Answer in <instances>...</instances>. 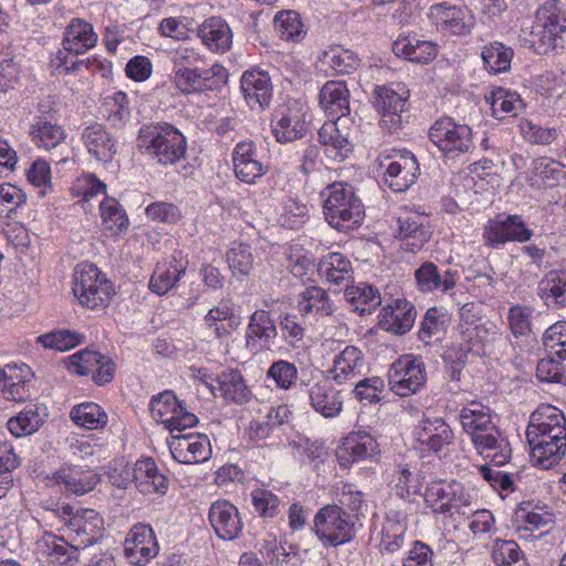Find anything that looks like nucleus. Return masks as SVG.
<instances>
[{"label":"nucleus","mask_w":566,"mask_h":566,"mask_svg":"<svg viewBox=\"0 0 566 566\" xmlns=\"http://www.w3.org/2000/svg\"><path fill=\"white\" fill-rule=\"evenodd\" d=\"M459 420L479 454L489 458L496 467L510 461V442L500 433L488 406L472 400L461 408Z\"/></svg>","instance_id":"obj_1"},{"label":"nucleus","mask_w":566,"mask_h":566,"mask_svg":"<svg viewBox=\"0 0 566 566\" xmlns=\"http://www.w3.org/2000/svg\"><path fill=\"white\" fill-rule=\"evenodd\" d=\"M321 198L325 220L331 227L347 232L363 222L364 206L352 186L334 182L322 190Z\"/></svg>","instance_id":"obj_2"},{"label":"nucleus","mask_w":566,"mask_h":566,"mask_svg":"<svg viewBox=\"0 0 566 566\" xmlns=\"http://www.w3.org/2000/svg\"><path fill=\"white\" fill-rule=\"evenodd\" d=\"M137 143L144 154L165 166L178 163L187 150L186 137L170 124L143 126Z\"/></svg>","instance_id":"obj_3"},{"label":"nucleus","mask_w":566,"mask_h":566,"mask_svg":"<svg viewBox=\"0 0 566 566\" xmlns=\"http://www.w3.org/2000/svg\"><path fill=\"white\" fill-rule=\"evenodd\" d=\"M73 279V294L83 307L99 312L111 304L114 285L95 264H78Z\"/></svg>","instance_id":"obj_4"},{"label":"nucleus","mask_w":566,"mask_h":566,"mask_svg":"<svg viewBox=\"0 0 566 566\" xmlns=\"http://www.w3.org/2000/svg\"><path fill=\"white\" fill-rule=\"evenodd\" d=\"M423 500L434 515L453 516L465 514L473 504L474 496L460 482L437 480L429 483Z\"/></svg>","instance_id":"obj_5"},{"label":"nucleus","mask_w":566,"mask_h":566,"mask_svg":"<svg viewBox=\"0 0 566 566\" xmlns=\"http://www.w3.org/2000/svg\"><path fill=\"white\" fill-rule=\"evenodd\" d=\"M313 531L324 546H339L355 536V522L337 504H327L314 516Z\"/></svg>","instance_id":"obj_6"},{"label":"nucleus","mask_w":566,"mask_h":566,"mask_svg":"<svg viewBox=\"0 0 566 566\" xmlns=\"http://www.w3.org/2000/svg\"><path fill=\"white\" fill-rule=\"evenodd\" d=\"M531 455L535 464L551 469L566 453V428L526 429Z\"/></svg>","instance_id":"obj_7"},{"label":"nucleus","mask_w":566,"mask_h":566,"mask_svg":"<svg viewBox=\"0 0 566 566\" xmlns=\"http://www.w3.org/2000/svg\"><path fill=\"white\" fill-rule=\"evenodd\" d=\"M427 381L426 365L420 357L403 356L388 371L390 389L400 397L417 394Z\"/></svg>","instance_id":"obj_8"},{"label":"nucleus","mask_w":566,"mask_h":566,"mask_svg":"<svg viewBox=\"0 0 566 566\" xmlns=\"http://www.w3.org/2000/svg\"><path fill=\"white\" fill-rule=\"evenodd\" d=\"M430 140L444 154L458 156L472 147V130L451 117L437 119L429 129Z\"/></svg>","instance_id":"obj_9"},{"label":"nucleus","mask_w":566,"mask_h":566,"mask_svg":"<svg viewBox=\"0 0 566 566\" xmlns=\"http://www.w3.org/2000/svg\"><path fill=\"white\" fill-rule=\"evenodd\" d=\"M533 234V230L527 228L521 216L507 214L488 221L483 240L489 248L499 249L506 242H527Z\"/></svg>","instance_id":"obj_10"},{"label":"nucleus","mask_w":566,"mask_h":566,"mask_svg":"<svg viewBox=\"0 0 566 566\" xmlns=\"http://www.w3.org/2000/svg\"><path fill=\"white\" fill-rule=\"evenodd\" d=\"M305 109L296 101L280 105L272 119L273 134L281 144L301 139L307 132Z\"/></svg>","instance_id":"obj_11"},{"label":"nucleus","mask_w":566,"mask_h":566,"mask_svg":"<svg viewBox=\"0 0 566 566\" xmlns=\"http://www.w3.org/2000/svg\"><path fill=\"white\" fill-rule=\"evenodd\" d=\"M228 71L219 64L210 69L201 66L174 73V84L182 94H191L218 88L227 82Z\"/></svg>","instance_id":"obj_12"},{"label":"nucleus","mask_w":566,"mask_h":566,"mask_svg":"<svg viewBox=\"0 0 566 566\" xmlns=\"http://www.w3.org/2000/svg\"><path fill=\"white\" fill-rule=\"evenodd\" d=\"M168 447L174 459L185 464L201 463L211 457L210 441L206 434L179 432L170 436Z\"/></svg>","instance_id":"obj_13"},{"label":"nucleus","mask_w":566,"mask_h":566,"mask_svg":"<svg viewBox=\"0 0 566 566\" xmlns=\"http://www.w3.org/2000/svg\"><path fill=\"white\" fill-rule=\"evenodd\" d=\"M430 17L437 29L452 35H468L475 25V18L467 8L443 3L431 7Z\"/></svg>","instance_id":"obj_14"},{"label":"nucleus","mask_w":566,"mask_h":566,"mask_svg":"<svg viewBox=\"0 0 566 566\" xmlns=\"http://www.w3.org/2000/svg\"><path fill=\"white\" fill-rule=\"evenodd\" d=\"M159 551L154 531L143 524L132 527L124 544L125 556L134 565H144L156 557Z\"/></svg>","instance_id":"obj_15"},{"label":"nucleus","mask_w":566,"mask_h":566,"mask_svg":"<svg viewBox=\"0 0 566 566\" xmlns=\"http://www.w3.org/2000/svg\"><path fill=\"white\" fill-rule=\"evenodd\" d=\"M209 521L220 539L233 541L242 533L243 523L239 510L229 501L213 502L209 509Z\"/></svg>","instance_id":"obj_16"},{"label":"nucleus","mask_w":566,"mask_h":566,"mask_svg":"<svg viewBox=\"0 0 566 566\" xmlns=\"http://www.w3.org/2000/svg\"><path fill=\"white\" fill-rule=\"evenodd\" d=\"M417 311L406 298H396L387 303L379 314V325L394 334H405L413 326Z\"/></svg>","instance_id":"obj_17"},{"label":"nucleus","mask_w":566,"mask_h":566,"mask_svg":"<svg viewBox=\"0 0 566 566\" xmlns=\"http://www.w3.org/2000/svg\"><path fill=\"white\" fill-rule=\"evenodd\" d=\"M380 166L385 167V182L395 192L406 191L415 184L419 171L418 161L411 153L399 154L396 159Z\"/></svg>","instance_id":"obj_18"},{"label":"nucleus","mask_w":566,"mask_h":566,"mask_svg":"<svg viewBox=\"0 0 566 566\" xmlns=\"http://www.w3.org/2000/svg\"><path fill=\"white\" fill-rule=\"evenodd\" d=\"M233 169L238 179L247 184H253L262 177L268 167L259 158L256 147L252 142L237 144L232 155Z\"/></svg>","instance_id":"obj_19"},{"label":"nucleus","mask_w":566,"mask_h":566,"mask_svg":"<svg viewBox=\"0 0 566 566\" xmlns=\"http://www.w3.org/2000/svg\"><path fill=\"white\" fill-rule=\"evenodd\" d=\"M67 528L74 534L72 542L82 547L96 543L103 532V518L92 509L74 511Z\"/></svg>","instance_id":"obj_20"},{"label":"nucleus","mask_w":566,"mask_h":566,"mask_svg":"<svg viewBox=\"0 0 566 566\" xmlns=\"http://www.w3.org/2000/svg\"><path fill=\"white\" fill-rule=\"evenodd\" d=\"M241 90L251 108H264L272 99L273 85L268 72L245 71L241 77Z\"/></svg>","instance_id":"obj_21"},{"label":"nucleus","mask_w":566,"mask_h":566,"mask_svg":"<svg viewBox=\"0 0 566 566\" xmlns=\"http://www.w3.org/2000/svg\"><path fill=\"white\" fill-rule=\"evenodd\" d=\"M308 397L313 409L325 418L336 417L343 409L340 391L326 377L308 388Z\"/></svg>","instance_id":"obj_22"},{"label":"nucleus","mask_w":566,"mask_h":566,"mask_svg":"<svg viewBox=\"0 0 566 566\" xmlns=\"http://www.w3.org/2000/svg\"><path fill=\"white\" fill-rule=\"evenodd\" d=\"M52 478L56 484L64 485L65 492L76 495L92 491L99 482L98 475L93 470L76 465L62 467L53 473Z\"/></svg>","instance_id":"obj_23"},{"label":"nucleus","mask_w":566,"mask_h":566,"mask_svg":"<svg viewBox=\"0 0 566 566\" xmlns=\"http://www.w3.org/2000/svg\"><path fill=\"white\" fill-rule=\"evenodd\" d=\"M557 39L552 29L544 21H539L537 13L530 27L522 28L518 36L522 46L542 55L547 54L557 46Z\"/></svg>","instance_id":"obj_24"},{"label":"nucleus","mask_w":566,"mask_h":566,"mask_svg":"<svg viewBox=\"0 0 566 566\" xmlns=\"http://www.w3.org/2000/svg\"><path fill=\"white\" fill-rule=\"evenodd\" d=\"M392 52L410 62L428 64L436 59L438 49L434 42L400 35L392 43Z\"/></svg>","instance_id":"obj_25"},{"label":"nucleus","mask_w":566,"mask_h":566,"mask_svg":"<svg viewBox=\"0 0 566 566\" xmlns=\"http://www.w3.org/2000/svg\"><path fill=\"white\" fill-rule=\"evenodd\" d=\"M349 93L344 82L328 81L319 92V105L325 113L340 120L349 114Z\"/></svg>","instance_id":"obj_26"},{"label":"nucleus","mask_w":566,"mask_h":566,"mask_svg":"<svg viewBox=\"0 0 566 566\" xmlns=\"http://www.w3.org/2000/svg\"><path fill=\"white\" fill-rule=\"evenodd\" d=\"M133 479L136 488L144 494H165L168 479L159 473L155 461L150 458L138 460L133 467Z\"/></svg>","instance_id":"obj_27"},{"label":"nucleus","mask_w":566,"mask_h":566,"mask_svg":"<svg viewBox=\"0 0 566 566\" xmlns=\"http://www.w3.org/2000/svg\"><path fill=\"white\" fill-rule=\"evenodd\" d=\"M202 43L212 52L224 53L232 44V31L226 20L211 17L203 21L198 29Z\"/></svg>","instance_id":"obj_28"},{"label":"nucleus","mask_w":566,"mask_h":566,"mask_svg":"<svg viewBox=\"0 0 566 566\" xmlns=\"http://www.w3.org/2000/svg\"><path fill=\"white\" fill-rule=\"evenodd\" d=\"M32 376L27 365H6L2 368V396L7 400L24 401L30 396L28 382Z\"/></svg>","instance_id":"obj_29"},{"label":"nucleus","mask_w":566,"mask_h":566,"mask_svg":"<svg viewBox=\"0 0 566 566\" xmlns=\"http://www.w3.org/2000/svg\"><path fill=\"white\" fill-rule=\"evenodd\" d=\"M29 136L39 149L50 151L64 144L66 133L62 126L38 116L29 126Z\"/></svg>","instance_id":"obj_30"},{"label":"nucleus","mask_w":566,"mask_h":566,"mask_svg":"<svg viewBox=\"0 0 566 566\" xmlns=\"http://www.w3.org/2000/svg\"><path fill=\"white\" fill-rule=\"evenodd\" d=\"M417 439L421 444L438 452L453 442L454 434L442 418H427L421 421L417 430Z\"/></svg>","instance_id":"obj_31"},{"label":"nucleus","mask_w":566,"mask_h":566,"mask_svg":"<svg viewBox=\"0 0 566 566\" xmlns=\"http://www.w3.org/2000/svg\"><path fill=\"white\" fill-rule=\"evenodd\" d=\"M82 140L87 151L98 161L107 163L116 154V144L113 137L101 124L85 127Z\"/></svg>","instance_id":"obj_32"},{"label":"nucleus","mask_w":566,"mask_h":566,"mask_svg":"<svg viewBox=\"0 0 566 566\" xmlns=\"http://www.w3.org/2000/svg\"><path fill=\"white\" fill-rule=\"evenodd\" d=\"M364 367L363 352L353 345H347L334 357L331 374L338 384L356 378Z\"/></svg>","instance_id":"obj_33"},{"label":"nucleus","mask_w":566,"mask_h":566,"mask_svg":"<svg viewBox=\"0 0 566 566\" xmlns=\"http://www.w3.org/2000/svg\"><path fill=\"white\" fill-rule=\"evenodd\" d=\"M96 41L97 35L88 22L82 19H73L65 30L63 49L75 55L84 54L95 46Z\"/></svg>","instance_id":"obj_34"},{"label":"nucleus","mask_w":566,"mask_h":566,"mask_svg":"<svg viewBox=\"0 0 566 566\" xmlns=\"http://www.w3.org/2000/svg\"><path fill=\"white\" fill-rule=\"evenodd\" d=\"M417 285L422 292L442 291L448 292L455 286L457 275L448 270L441 275L438 266L432 262H424L415 272Z\"/></svg>","instance_id":"obj_35"},{"label":"nucleus","mask_w":566,"mask_h":566,"mask_svg":"<svg viewBox=\"0 0 566 566\" xmlns=\"http://www.w3.org/2000/svg\"><path fill=\"white\" fill-rule=\"evenodd\" d=\"M276 334V327L270 316V313L263 310H258L251 315L247 328V347L256 352L262 347V345L258 346L259 340L264 345H269V343L275 338Z\"/></svg>","instance_id":"obj_36"},{"label":"nucleus","mask_w":566,"mask_h":566,"mask_svg":"<svg viewBox=\"0 0 566 566\" xmlns=\"http://www.w3.org/2000/svg\"><path fill=\"white\" fill-rule=\"evenodd\" d=\"M318 140L326 147V153L334 159L344 160L352 151L347 134L338 128V120L335 118L325 122L318 130Z\"/></svg>","instance_id":"obj_37"},{"label":"nucleus","mask_w":566,"mask_h":566,"mask_svg":"<svg viewBox=\"0 0 566 566\" xmlns=\"http://www.w3.org/2000/svg\"><path fill=\"white\" fill-rule=\"evenodd\" d=\"M42 546L51 563L65 566H72L77 560L78 548L82 547L75 542L69 543L51 533L43 536Z\"/></svg>","instance_id":"obj_38"},{"label":"nucleus","mask_w":566,"mask_h":566,"mask_svg":"<svg viewBox=\"0 0 566 566\" xmlns=\"http://www.w3.org/2000/svg\"><path fill=\"white\" fill-rule=\"evenodd\" d=\"M492 115L499 119L507 116H515L524 108V103L516 92L496 87L486 97Z\"/></svg>","instance_id":"obj_39"},{"label":"nucleus","mask_w":566,"mask_h":566,"mask_svg":"<svg viewBox=\"0 0 566 566\" xmlns=\"http://www.w3.org/2000/svg\"><path fill=\"white\" fill-rule=\"evenodd\" d=\"M205 323L207 327L213 329V333L219 338L230 335L231 329L237 325L232 301L230 298H222L217 306L207 313Z\"/></svg>","instance_id":"obj_40"},{"label":"nucleus","mask_w":566,"mask_h":566,"mask_svg":"<svg viewBox=\"0 0 566 566\" xmlns=\"http://www.w3.org/2000/svg\"><path fill=\"white\" fill-rule=\"evenodd\" d=\"M399 237L401 240L415 239L411 251L420 250L429 239V233L423 227V217L411 211H401L397 217Z\"/></svg>","instance_id":"obj_41"},{"label":"nucleus","mask_w":566,"mask_h":566,"mask_svg":"<svg viewBox=\"0 0 566 566\" xmlns=\"http://www.w3.org/2000/svg\"><path fill=\"white\" fill-rule=\"evenodd\" d=\"M221 396L235 403L248 402L252 398V391L247 386L242 374L237 369L222 373L218 377Z\"/></svg>","instance_id":"obj_42"},{"label":"nucleus","mask_w":566,"mask_h":566,"mask_svg":"<svg viewBox=\"0 0 566 566\" xmlns=\"http://www.w3.org/2000/svg\"><path fill=\"white\" fill-rule=\"evenodd\" d=\"M317 271L321 277L339 285L352 277V263L342 253L332 252L319 261Z\"/></svg>","instance_id":"obj_43"},{"label":"nucleus","mask_w":566,"mask_h":566,"mask_svg":"<svg viewBox=\"0 0 566 566\" xmlns=\"http://www.w3.org/2000/svg\"><path fill=\"white\" fill-rule=\"evenodd\" d=\"M70 418L77 427L86 430L103 429L108 421L103 408L92 401L74 406L70 411Z\"/></svg>","instance_id":"obj_44"},{"label":"nucleus","mask_w":566,"mask_h":566,"mask_svg":"<svg viewBox=\"0 0 566 566\" xmlns=\"http://www.w3.org/2000/svg\"><path fill=\"white\" fill-rule=\"evenodd\" d=\"M187 262L182 258L178 261L176 256L168 266H158L149 281V289L158 295L166 294L185 274Z\"/></svg>","instance_id":"obj_45"},{"label":"nucleus","mask_w":566,"mask_h":566,"mask_svg":"<svg viewBox=\"0 0 566 566\" xmlns=\"http://www.w3.org/2000/svg\"><path fill=\"white\" fill-rule=\"evenodd\" d=\"M347 301L360 315L370 314L381 304V297L377 289L366 283H359L346 289Z\"/></svg>","instance_id":"obj_46"},{"label":"nucleus","mask_w":566,"mask_h":566,"mask_svg":"<svg viewBox=\"0 0 566 566\" xmlns=\"http://www.w3.org/2000/svg\"><path fill=\"white\" fill-rule=\"evenodd\" d=\"M513 49L504 45L502 42H491L484 45L481 51V57L485 69L497 74L510 70L513 59Z\"/></svg>","instance_id":"obj_47"},{"label":"nucleus","mask_w":566,"mask_h":566,"mask_svg":"<svg viewBox=\"0 0 566 566\" xmlns=\"http://www.w3.org/2000/svg\"><path fill=\"white\" fill-rule=\"evenodd\" d=\"M375 95L379 111H407L406 106L409 98V91L401 84H397L396 87L392 85L377 86L375 88Z\"/></svg>","instance_id":"obj_48"},{"label":"nucleus","mask_w":566,"mask_h":566,"mask_svg":"<svg viewBox=\"0 0 566 566\" xmlns=\"http://www.w3.org/2000/svg\"><path fill=\"white\" fill-rule=\"evenodd\" d=\"M298 310L303 314L315 312L328 316L333 313V304L325 290L310 286L300 295Z\"/></svg>","instance_id":"obj_49"},{"label":"nucleus","mask_w":566,"mask_h":566,"mask_svg":"<svg viewBox=\"0 0 566 566\" xmlns=\"http://www.w3.org/2000/svg\"><path fill=\"white\" fill-rule=\"evenodd\" d=\"M43 419L39 413V408L30 406L20 411L15 417L8 420V430L14 437H24L32 434L42 426Z\"/></svg>","instance_id":"obj_50"},{"label":"nucleus","mask_w":566,"mask_h":566,"mask_svg":"<svg viewBox=\"0 0 566 566\" xmlns=\"http://www.w3.org/2000/svg\"><path fill=\"white\" fill-rule=\"evenodd\" d=\"M84 335L71 329H55L36 338L44 348L59 352L70 350L84 343Z\"/></svg>","instance_id":"obj_51"},{"label":"nucleus","mask_w":566,"mask_h":566,"mask_svg":"<svg viewBox=\"0 0 566 566\" xmlns=\"http://www.w3.org/2000/svg\"><path fill=\"white\" fill-rule=\"evenodd\" d=\"M536 13L539 15V21H544L552 31L560 36L566 32V1L554 0L542 6Z\"/></svg>","instance_id":"obj_52"},{"label":"nucleus","mask_w":566,"mask_h":566,"mask_svg":"<svg viewBox=\"0 0 566 566\" xmlns=\"http://www.w3.org/2000/svg\"><path fill=\"white\" fill-rule=\"evenodd\" d=\"M397 474L395 483L397 495L409 499L411 495L421 494L424 476L420 470H410L408 465H402L399 467Z\"/></svg>","instance_id":"obj_53"},{"label":"nucleus","mask_w":566,"mask_h":566,"mask_svg":"<svg viewBox=\"0 0 566 566\" xmlns=\"http://www.w3.org/2000/svg\"><path fill=\"white\" fill-rule=\"evenodd\" d=\"M103 224L113 233H118L127 228L128 218L119 203L113 198H105L101 205Z\"/></svg>","instance_id":"obj_54"},{"label":"nucleus","mask_w":566,"mask_h":566,"mask_svg":"<svg viewBox=\"0 0 566 566\" xmlns=\"http://www.w3.org/2000/svg\"><path fill=\"white\" fill-rule=\"evenodd\" d=\"M493 562L499 566H525L526 560L514 541L497 539L492 549Z\"/></svg>","instance_id":"obj_55"},{"label":"nucleus","mask_w":566,"mask_h":566,"mask_svg":"<svg viewBox=\"0 0 566 566\" xmlns=\"http://www.w3.org/2000/svg\"><path fill=\"white\" fill-rule=\"evenodd\" d=\"M274 22L283 40L298 41L304 33L301 17L296 11H281L275 15Z\"/></svg>","instance_id":"obj_56"},{"label":"nucleus","mask_w":566,"mask_h":566,"mask_svg":"<svg viewBox=\"0 0 566 566\" xmlns=\"http://www.w3.org/2000/svg\"><path fill=\"white\" fill-rule=\"evenodd\" d=\"M447 317L437 307L429 308L421 322L419 338L429 344L433 338L438 339L446 329Z\"/></svg>","instance_id":"obj_57"},{"label":"nucleus","mask_w":566,"mask_h":566,"mask_svg":"<svg viewBox=\"0 0 566 566\" xmlns=\"http://www.w3.org/2000/svg\"><path fill=\"white\" fill-rule=\"evenodd\" d=\"M566 428V418L558 408L552 405L539 406L532 415L526 429Z\"/></svg>","instance_id":"obj_58"},{"label":"nucleus","mask_w":566,"mask_h":566,"mask_svg":"<svg viewBox=\"0 0 566 566\" xmlns=\"http://www.w3.org/2000/svg\"><path fill=\"white\" fill-rule=\"evenodd\" d=\"M346 450L349 451L354 461H359L376 454L378 443L369 433L359 431L347 438Z\"/></svg>","instance_id":"obj_59"},{"label":"nucleus","mask_w":566,"mask_h":566,"mask_svg":"<svg viewBox=\"0 0 566 566\" xmlns=\"http://www.w3.org/2000/svg\"><path fill=\"white\" fill-rule=\"evenodd\" d=\"M538 294L546 304L566 306V275H557L539 283Z\"/></svg>","instance_id":"obj_60"},{"label":"nucleus","mask_w":566,"mask_h":566,"mask_svg":"<svg viewBox=\"0 0 566 566\" xmlns=\"http://www.w3.org/2000/svg\"><path fill=\"white\" fill-rule=\"evenodd\" d=\"M102 360H105V357L98 352L84 349L67 357L66 367L70 373L84 376L92 374Z\"/></svg>","instance_id":"obj_61"},{"label":"nucleus","mask_w":566,"mask_h":566,"mask_svg":"<svg viewBox=\"0 0 566 566\" xmlns=\"http://www.w3.org/2000/svg\"><path fill=\"white\" fill-rule=\"evenodd\" d=\"M543 344L549 355L566 359V322L560 321L549 326L543 335Z\"/></svg>","instance_id":"obj_62"},{"label":"nucleus","mask_w":566,"mask_h":566,"mask_svg":"<svg viewBox=\"0 0 566 566\" xmlns=\"http://www.w3.org/2000/svg\"><path fill=\"white\" fill-rule=\"evenodd\" d=\"M266 378L273 380L277 388L287 390L297 378V368L293 363L280 359L270 366Z\"/></svg>","instance_id":"obj_63"},{"label":"nucleus","mask_w":566,"mask_h":566,"mask_svg":"<svg viewBox=\"0 0 566 566\" xmlns=\"http://www.w3.org/2000/svg\"><path fill=\"white\" fill-rule=\"evenodd\" d=\"M520 129L524 139L534 145H549L558 136L556 128L542 127L530 119H522Z\"/></svg>","instance_id":"obj_64"}]
</instances>
